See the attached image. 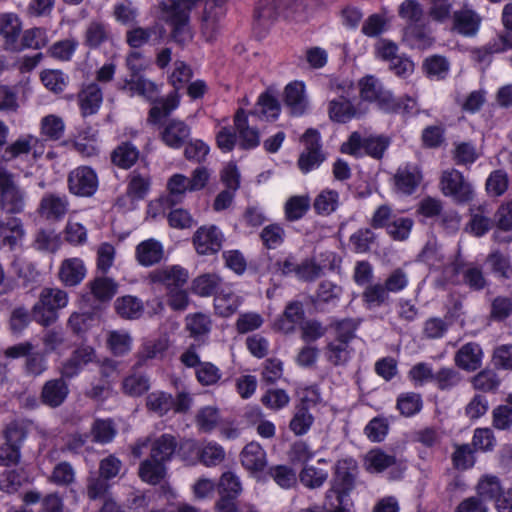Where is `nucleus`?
<instances>
[{
	"mask_svg": "<svg viewBox=\"0 0 512 512\" xmlns=\"http://www.w3.org/2000/svg\"><path fill=\"white\" fill-rule=\"evenodd\" d=\"M90 289L95 298L107 301L115 295L117 284L110 278L99 277L90 282Z\"/></svg>",
	"mask_w": 512,
	"mask_h": 512,
	"instance_id": "nucleus-46",
	"label": "nucleus"
},
{
	"mask_svg": "<svg viewBox=\"0 0 512 512\" xmlns=\"http://www.w3.org/2000/svg\"><path fill=\"white\" fill-rule=\"evenodd\" d=\"M0 208L7 214H19L25 208V192L14 175L0 167Z\"/></svg>",
	"mask_w": 512,
	"mask_h": 512,
	"instance_id": "nucleus-3",
	"label": "nucleus"
},
{
	"mask_svg": "<svg viewBox=\"0 0 512 512\" xmlns=\"http://www.w3.org/2000/svg\"><path fill=\"white\" fill-rule=\"evenodd\" d=\"M357 469V463L352 458L339 460L335 465L332 486L328 491L348 495L354 487Z\"/></svg>",
	"mask_w": 512,
	"mask_h": 512,
	"instance_id": "nucleus-7",
	"label": "nucleus"
},
{
	"mask_svg": "<svg viewBox=\"0 0 512 512\" xmlns=\"http://www.w3.org/2000/svg\"><path fill=\"white\" fill-rule=\"evenodd\" d=\"M395 185L398 190L405 194H411L419 185L422 175L418 168L412 170L408 168L399 169L395 174Z\"/></svg>",
	"mask_w": 512,
	"mask_h": 512,
	"instance_id": "nucleus-36",
	"label": "nucleus"
},
{
	"mask_svg": "<svg viewBox=\"0 0 512 512\" xmlns=\"http://www.w3.org/2000/svg\"><path fill=\"white\" fill-rule=\"evenodd\" d=\"M242 303V298L230 289H222L214 299L215 311L221 317L233 315Z\"/></svg>",
	"mask_w": 512,
	"mask_h": 512,
	"instance_id": "nucleus-27",
	"label": "nucleus"
},
{
	"mask_svg": "<svg viewBox=\"0 0 512 512\" xmlns=\"http://www.w3.org/2000/svg\"><path fill=\"white\" fill-rule=\"evenodd\" d=\"M395 457L386 454L380 449H373L365 456V465L368 471L382 472L395 464Z\"/></svg>",
	"mask_w": 512,
	"mask_h": 512,
	"instance_id": "nucleus-41",
	"label": "nucleus"
},
{
	"mask_svg": "<svg viewBox=\"0 0 512 512\" xmlns=\"http://www.w3.org/2000/svg\"><path fill=\"white\" fill-rule=\"evenodd\" d=\"M476 490L479 499L483 502L485 500L495 501L503 488L498 477L487 474L479 479Z\"/></svg>",
	"mask_w": 512,
	"mask_h": 512,
	"instance_id": "nucleus-35",
	"label": "nucleus"
},
{
	"mask_svg": "<svg viewBox=\"0 0 512 512\" xmlns=\"http://www.w3.org/2000/svg\"><path fill=\"white\" fill-rule=\"evenodd\" d=\"M359 86L362 100L377 102L379 108L383 111L397 110L398 104L394 101V97L383 88L377 78L366 76L360 80Z\"/></svg>",
	"mask_w": 512,
	"mask_h": 512,
	"instance_id": "nucleus-4",
	"label": "nucleus"
},
{
	"mask_svg": "<svg viewBox=\"0 0 512 512\" xmlns=\"http://www.w3.org/2000/svg\"><path fill=\"white\" fill-rule=\"evenodd\" d=\"M310 208V198L307 195L292 196L285 204V215L290 221L299 220Z\"/></svg>",
	"mask_w": 512,
	"mask_h": 512,
	"instance_id": "nucleus-43",
	"label": "nucleus"
},
{
	"mask_svg": "<svg viewBox=\"0 0 512 512\" xmlns=\"http://www.w3.org/2000/svg\"><path fill=\"white\" fill-rule=\"evenodd\" d=\"M472 386L475 390L482 392H493L500 385V379L493 370L485 369L471 378Z\"/></svg>",
	"mask_w": 512,
	"mask_h": 512,
	"instance_id": "nucleus-45",
	"label": "nucleus"
},
{
	"mask_svg": "<svg viewBox=\"0 0 512 512\" xmlns=\"http://www.w3.org/2000/svg\"><path fill=\"white\" fill-rule=\"evenodd\" d=\"M283 102L291 115H303L308 108L304 83L300 81L289 83L283 92Z\"/></svg>",
	"mask_w": 512,
	"mask_h": 512,
	"instance_id": "nucleus-10",
	"label": "nucleus"
},
{
	"mask_svg": "<svg viewBox=\"0 0 512 512\" xmlns=\"http://www.w3.org/2000/svg\"><path fill=\"white\" fill-rule=\"evenodd\" d=\"M235 129L239 134L240 145L244 149L256 147L259 142L258 130L248 124L247 116L243 109H239L234 117Z\"/></svg>",
	"mask_w": 512,
	"mask_h": 512,
	"instance_id": "nucleus-23",
	"label": "nucleus"
},
{
	"mask_svg": "<svg viewBox=\"0 0 512 512\" xmlns=\"http://www.w3.org/2000/svg\"><path fill=\"white\" fill-rule=\"evenodd\" d=\"M461 381V374L453 368H442L434 376V382L440 390H451Z\"/></svg>",
	"mask_w": 512,
	"mask_h": 512,
	"instance_id": "nucleus-54",
	"label": "nucleus"
},
{
	"mask_svg": "<svg viewBox=\"0 0 512 512\" xmlns=\"http://www.w3.org/2000/svg\"><path fill=\"white\" fill-rule=\"evenodd\" d=\"M139 153L130 143H122L111 155L112 162L120 168H130L138 159Z\"/></svg>",
	"mask_w": 512,
	"mask_h": 512,
	"instance_id": "nucleus-39",
	"label": "nucleus"
},
{
	"mask_svg": "<svg viewBox=\"0 0 512 512\" xmlns=\"http://www.w3.org/2000/svg\"><path fill=\"white\" fill-rule=\"evenodd\" d=\"M352 351L350 343L334 339L327 344L325 356L331 364L340 366L345 365L350 360Z\"/></svg>",
	"mask_w": 512,
	"mask_h": 512,
	"instance_id": "nucleus-32",
	"label": "nucleus"
},
{
	"mask_svg": "<svg viewBox=\"0 0 512 512\" xmlns=\"http://www.w3.org/2000/svg\"><path fill=\"white\" fill-rule=\"evenodd\" d=\"M69 302L68 293L58 287H45L32 307L33 319L43 327L53 325L59 318L58 311Z\"/></svg>",
	"mask_w": 512,
	"mask_h": 512,
	"instance_id": "nucleus-1",
	"label": "nucleus"
},
{
	"mask_svg": "<svg viewBox=\"0 0 512 512\" xmlns=\"http://www.w3.org/2000/svg\"><path fill=\"white\" fill-rule=\"evenodd\" d=\"M110 33L106 23L100 20H91L84 30V45L95 49L109 39Z\"/></svg>",
	"mask_w": 512,
	"mask_h": 512,
	"instance_id": "nucleus-28",
	"label": "nucleus"
},
{
	"mask_svg": "<svg viewBox=\"0 0 512 512\" xmlns=\"http://www.w3.org/2000/svg\"><path fill=\"white\" fill-rule=\"evenodd\" d=\"M69 202L65 195L45 194L39 205V213L48 220H60L68 211Z\"/></svg>",
	"mask_w": 512,
	"mask_h": 512,
	"instance_id": "nucleus-14",
	"label": "nucleus"
},
{
	"mask_svg": "<svg viewBox=\"0 0 512 512\" xmlns=\"http://www.w3.org/2000/svg\"><path fill=\"white\" fill-rule=\"evenodd\" d=\"M339 195L334 190H323L314 201V209L318 214L329 215L338 207Z\"/></svg>",
	"mask_w": 512,
	"mask_h": 512,
	"instance_id": "nucleus-48",
	"label": "nucleus"
},
{
	"mask_svg": "<svg viewBox=\"0 0 512 512\" xmlns=\"http://www.w3.org/2000/svg\"><path fill=\"white\" fill-rule=\"evenodd\" d=\"M95 359V351L89 346L76 349L63 363L61 374L65 378L76 376L81 369Z\"/></svg>",
	"mask_w": 512,
	"mask_h": 512,
	"instance_id": "nucleus-16",
	"label": "nucleus"
},
{
	"mask_svg": "<svg viewBox=\"0 0 512 512\" xmlns=\"http://www.w3.org/2000/svg\"><path fill=\"white\" fill-rule=\"evenodd\" d=\"M304 318L303 304L299 301H292L287 304L282 316L276 321L278 330L288 334L294 331L295 325Z\"/></svg>",
	"mask_w": 512,
	"mask_h": 512,
	"instance_id": "nucleus-24",
	"label": "nucleus"
},
{
	"mask_svg": "<svg viewBox=\"0 0 512 512\" xmlns=\"http://www.w3.org/2000/svg\"><path fill=\"white\" fill-rule=\"evenodd\" d=\"M280 113V104L278 100L269 93H263L259 96L257 108L253 114L267 121L274 120Z\"/></svg>",
	"mask_w": 512,
	"mask_h": 512,
	"instance_id": "nucleus-38",
	"label": "nucleus"
},
{
	"mask_svg": "<svg viewBox=\"0 0 512 512\" xmlns=\"http://www.w3.org/2000/svg\"><path fill=\"white\" fill-rule=\"evenodd\" d=\"M116 428L111 420H96L91 428L93 440L98 443L106 444L111 442L116 436Z\"/></svg>",
	"mask_w": 512,
	"mask_h": 512,
	"instance_id": "nucleus-49",
	"label": "nucleus"
},
{
	"mask_svg": "<svg viewBox=\"0 0 512 512\" xmlns=\"http://www.w3.org/2000/svg\"><path fill=\"white\" fill-rule=\"evenodd\" d=\"M166 475L164 463L153 460L151 457L144 460L139 467L140 478L149 484H158Z\"/></svg>",
	"mask_w": 512,
	"mask_h": 512,
	"instance_id": "nucleus-33",
	"label": "nucleus"
},
{
	"mask_svg": "<svg viewBox=\"0 0 512 512\" xmlns=\"http://www.w3.org/2000/svg\"><path fill=\"white\" fill-rule=\"evenodd\" d=\"M189 135V126L183 121L173 119L163 129L161 138L167 146L178 149L184 145Z\"/></svg>",
	"mask_w": 512,
	"mask_h": 512,
	"instance_id": "nucleus-20",
	"label": "nucleus"
},
{
	"mask_svg": "<svg viewBox=\"0 0 512 512\" xmlns=\"http://www.w3.org/2000/svg\"><path fill=\"white\" fill-rule=\"evenodd\" d=\"M397 407L402 415L412 416L419 412L422 407V401L419 394L408 393L399 397Z\"/></svg>",
	"mask_w": 512,
	"mask_h": 512,
	"instance_id": "nucleus-64",
	"label": "nucleus"
},
{
	"mask_svg": "<svg viewBox=\"0 0 512 512\" xmlns=\"http://www.w3.org/2000/svg\"><path fill=\"white\" fill-rule=\"evenodd\" d=\"M68 190L79 197H90L98 188L95 171L88 166H80L72 170L67 178Z\"/></svg>",
	"mask_w": 512,
	"mask_h": 512,
	"instance_id": "nucleus-5",
	"label": "nucleus"
},
{
	"mask_svg": "<svg viewBox=\"0 0 512 512\" xmlns=\"http://www.w3.org/2000/svg\"><path fill=\"white\" fill-rule=\"evenodd\" d=\"M456 365L466 371H475L482 363V349L479 344L469 342L463 345L455 355Z\"/></svg>",
	"mask_w": 512,
	"mask_h": 512,
	"instance_id": "nucleus-18",
	"label": "nucleus"
},
{
	"mask_svg": "<svg viewBox=\"0 0 512 512\" xmlns=\"http://www.w3.org/2000/svg\"><path fill=\"white\" fill-rule=\"evenodd\" d=\"M362 297L366 307L372 309L385 303L389 295L384 285L374 284L365 288Z\"/></svg>",
	"mask_w": 512,
	"mask_h": 512,
	"instance_id": "nucleus-50",
	"label": "nucleus"
},
{
	"mask_svg": "<svg viewBox=\"0 0 512 512\" xmlns=\"http://www.w3.org/2000/svg\"><path fill=\"white\" fill-rule=\"evenodd\" d=\"M508 183L507 173L503 170H495L486 181V190L488 194L498 197L506 192Z\"/></svg>",
	"mask_w": 512,
	"mask_h": 512,
	"instance_id": "nucleus-56",
	"label": "nucleus"
},
{
	"mask_svg": "<svg viewBox=\"0 0 512 512\" xmlns=\"http://www.w3.org/2000/svg\"><path fill=\"white\" fill-rule=\"evenodd\" d=\"M313 423V417L304 407L299 408L290 422V429L296 435L305 434Z\"/></svg>",
	"mask_w": 512,
	"mask_h": 512,
	"instance_id": "nucleus-63",
	"label": "nucleus"
},
{
	"mask_svg": "<svg viewBox=\"0 0 512 512\" xmlns=\"http://www.w3.org/2000/svg\"><path fill=\"white\" fill-rule=\"evenodd\" d=\"M225 11L220 4L215 1L207 4L202 17V34L206 41H213L219 33L220 21L224 17Z\"/></svg>",
	"mask_w": 512,
	"mask_h": 512,
	"instance_id": "nucleus-15",
	"label": "nucleus"
},
{
	"mask_svg": "<svg viewBox=\"0 0 512 512\" xmlns=\"http://www.w3.org/2000/svg\"><path fill=\"white\" fill-rule=\"evenodd\" d=\"M65 240L72 245H81L87 240V229L81 223L69 218L65 227Z\"/></svg>",
	"mask_w": 512,
	"mask_h": 512,
	"instance_id": "nucleus-61",
	"label": "nucleus"
},
{
	"mask_svg": "<svg viewBox=\"0 0 512 512\" xmlns=\"http://www.w3.org/2000/svg\"><path fill=\"white\" fill-rule=\"evenodd\" d=\"M346 494H338L335 491H327L324 509L326 512H350Z\"/></svg>",
	"mask_w": 512,
	"mask_h": 512,
	"instance_id": "nucleus-62",
	"label": "nucleus"
},
{
	"mask_svg": "<svg viewBox=\"0 0 512 512\" xmlns=\"http://www.w3.org/2000/svg\"><path fill=\"white\" fill-rule=\"evenodd\" d=\"M169 23L172 26V37L179 44H185L192 38L186 11L169 12Z\"/></svg>",
	"mask_w": 512,
	"mask_h": 512,
	"instance_id": "nucleus-30",
	"label": "nucleus"
},
{
	"mask_svg": "<svg viewBox=\"0 0 512 512\" xmlns=\"http://www.w3.org/2000/svg\"><path fill=\"white\" fill-rule=\"evenodd\" d=\"M242 465L250 471H261L266 466V454L260 444L248 443L241 452Z\"/></svg>",
	"mask_w": 512,
	"mask_h": 512,
	"instance_id": "nucleus-26",
	"label": "nucleus"
},
{
	"mask_svg": "<svg viewBox=\"0 0 512 512\" xmlns=\"http://www.w3.org/2000/svg\"><path fill=\"white\" fill-rule=\"evenodd\" d=\"M48 38L46 31L41 28H32L26 30L23 34L22 41L19 42L20 50L24 48L40 49L46 46Z\"/></svg>",
	"mask_w": 512,
	"mask_h": 512,
	"instance_id": "nucleus-57",
	"label": "nucleus"
},
{
	"mask_svg": "<svg viewBox=\"0 0 512 512\" xmlns=\"http://www.w3.org/2000/svg\"><path fill=\"white\" fill-rule=\"evenodd\" d=\"M177 447L176 438L171 434H163L154 439L150 445V457L162 463L169 461Z\"/></svg>",
	"mask_w": 512,
	"mask_h": 512,
	"instance_id": "nucleus-25",
	"label": "nucleus"
},
{
	"mask_svg": "<svg viewBox=\"0 0 512 512\" xmlns=\"http://www.w3.org/2000/svg\"><path fill=\"white\" fill-rule=\"evenodd\" d=\"M86 273L84 261L79 257H70L61 262L58 279L66 287H75L84 280Z\"/></svg>",
	"mask_w": 512,
	"mask_h": 512,
	"instance_id": "nucleus-11",
	"label": "nucleus"
},
{
	"mask_svg": "<svg viewBox=\"0 0 512 512\" xmlns=\"http://www.w3.org/2000/svg\"><path fill=\"white\" fill-rule=\"evenodd\" d=\"M117 314L124 319H138L144 310L142 301L131 295L119 297L114 302Z\"/></svg>",
	"mask_w": 512,
	"mask_h": 512,
	"instance_id": "nucleus-29",
	"label": "nucleus"
},
{
	"mask_svg": "<svg viewBox=\"0 0 512 512\" xmlns=\"http://www.w3.org/2000/svg\"><path fill=\"white\" fill-rule=\"evenodd\" d=\"M150 387L149 379L144 375L133 374L123 380L122 388L129 396H140Z\"/></svg>",
	"mask_w": 512,
	"mask_h": 512,
	"instance_id": "nucleus-52",
	"label": "nucleus"
},
{
	"mask_svg": "<svg viewBox=\"0 0 512 512\" xmlns=\"http://www.w3.org/2000/svg\"><path fill=\"white\" fill-rule=\"evenodd\" d=\"M327 478V471L316 468L312 465L304 466L299 475L301 483L311 489L321 487Z\"/></svg>",
	"mask_w": 512,
	"mask_h": 512,
	"instance_id": "nucleus-47",
	"label": "nucleus"
},
{
	"mask_svg": "<svg viewBox=\"0 0 512 512\" xmlns=\"http://www.w3.org/2000/svg\"><path fill=\"white\" fill-rule=\"evenodd\" d=\"M405 38L411 46L425 49L432 44V37L430 31L416 23L410 24L405 30Z\"/></svg>",
	"mask_w": 512,
	"mask_h": 512,
	"instance_id": "nucleus-40",
	"label": "nucleus"
},
{
	"mask_svg": "<svg viewBox=\"0 0 512 512\" xmlns=\"http://www.w3.org/2000/svg\"><path fill=\"white\" fill-rule=\"evenodd\" d=\"M439 189L444 196L452 198L457 204L468 203L474 197L471 183L454 168L446 169L441 173Z\"/></svg>",
	"mask_w": 512,
	"mask_h": 512,
	"instance_id": "nucleus-2",
	"label": "nucleus"
},
{
	"mask_svg": "<svg viewBox=\"0 0 512 512\" xmlns=\"http://www.w3.org/2000/svg\"><path fill=\"white\" fill-rule=\"evenodd\" d=\"M167 349V342L163 339L145 342L137 353V366L144 365L147 361L161 358Z\"/></svg>",
	"mask_w": 512,
	"mask_h": 512,
	"instance_id": "nucleus-37",
	"label": "nucleus"
},
{
	"mask_svg": "<svg viewBox=\"0 0 512 512\" xmlns=\"http://www.w3.org/2000/svg\"><path fill=\"white\" fill-rule=\"evenodd\" d=\"M69 393L68 386L63 378L47 381L41 392L42 402L50 407L60 406Z\"/></svg>",
	"mask_w": 512,
	"mask_h": 512,
	"instance_id": "nucleus-22",
	"label": "nucleus"
},
{
	"mask_svg": "<svg viewBox=\"0 0 512 512\" xmlns=\"http://www.w3.org/2000/svg\"><path fill=\"white\" fill-rule=\"evenodd\" d=\"M78 102L84 117L98 112L103 102V94L96 83L83 87L78 94Z\"/></svg>",
	"mask_w": 512,
	"mask_h": 512,
	"instance_id": "nucleus-17",
	"label": "nucleus"
},
{
	"mask_svg": "<svg viewBox=\"0 0 512 512\" xmlns=\"http://www.w3.org/2000/svg\"><path fill=\"white\" fill-rule=\"evenodd\" d=\"M42 343L46 354L58 351L66 343L63 329L55 327L46 330L42 336Z\"/></svg>",
	"mask_w": 512,
	"mask_h": 512,
	"instance_id": "nucleus-53",
	"label": "nucleus"
},
{
	"mask_svg": "<svg viewBox=\"0 0 512 512\" xmlns=\"http://www.w3.org/2000/svg\"><path fill=\"white\" fill-rule=\"evenodd\" d=\"M174 404L173 396L163 391H154L146 398L147 408L158 416H163L173 410Z\"/></svg>",
	"mask_w": 512,
	"mask_h": 512,
	"instance_id": "nucleus-34",
	"label": "nucleus"
},
{
	"mask_svg": "<svg viewBox=\"0 0 512 512\" xmlns=\"http://www.w3.org/2000/svg\"><path fill=\"white\" fill-rule=\"evenodd\" d=\"M193 243L199 254H214L221 248L222 234L214 225L202 226L195 232Z\"/></svg>",
	"mask_w": 512,
	"mask_h": 512,
	"instance_id": "nucleus-9",
	"label": "nucleus"
},
{
	"mask_svg": "<svg viewBox=\"0 0 512 512\" xmlns=\"http://www.w3.org/2000/svg\"><path fill=\"white\" fill-rule=\"evenodd\" d=\"M121 89L129 92L131 96L137 94L148 97L151 93L154 92L155 85L140 76H131V79L125 80Z\"/></svg>",
	"mask_w": 512,
	"mask_h": 512,
	"instance_id": "nucleus-55",
	"label": "nucleus"
},
{
	"mask_svg": "<svg viewBox=\"0 0 512 512\" xmlns=\"http://www.w3.org/2000/svg\"><path fill=\"white\" fill-rule=\"evenodd\" d=\"M22 235L23 228L20 219L7 217L0 220V244L13 246Z\"/></svg>",
	"mask_w": 512,
	"mask_h": 512,
	"instance_id": "nucleus-31",
	"label": "nucleus"
},
{
	"mask_svg": "<svg viewBox=\"0 0 512 512\" xmlns=\"http://www.w3.org/2000/svg\"><path fill=\"white\" fill-rule=\"evenodd\" d=\"M64 128L63 120L56 115H48L42 119V133L50 139L57 140L61 138L64 133Z\"/></svg>",
	"mask_w": 512,
	"mask_h": 512,
	"instance_id": "nucleus-60",
	"label": "nucleus"
},
{
	"mask_svg": "<svg viewBox=\"0 0 512 512\" xmlns=\"http://www.w3.org/2000/svg\"><path fill=\"white\" fill-rule=\"evenodd\" d=\"M149 278L153 283H161L171 290L184 286L188 280V273L184 268L173 265L152 271Z\"/></svg>",
	"mask_w": 512,
	"mask_h": 512,
	"instance_id": "nucleus-13",
	"label": "nucleus"
},
{
	"mask_svg": "<svg viewBox=\"0 0 512 512\" xmlns=\"http://www.w3.org/2000/svg\"><path fill=\"white\" fill-rule=\"evenodd\" d=\"M135 255L139 264L148 267L161 261L164 249L159 241L151 238L137 245Z\"/></svg>",
	"mask_w": 512,
	"mask_h": 512,
	"instance_id": "nucleus-21",
	"label": "nucleus"
},
{
	"mask_svg": "<svg viewBox=\"0 0 512 512\" xmlns=\"http://www.w3.org/2000/svg\"><path fill=\"white\" fill-rule=\"evenodd\" d=\"M107 344L113 354L121 356L130 351L132 338L128 332L123 330L110 331L107 337Z\"/></svg>",
	"mask_w": 512,
	"mask_h": 512,
	"instance_id": "nucleus-44",
	"label": "nucleus"
},
{
	"mask_svg": "<svg viewBox=\"0 0 512 512\" xmlns=\"http://www.w3.org/2000/svg\"><path fill=\"white\" fill-rule=\"evenodd\" d=\"M115 247L108 242L101 243L97 248V269L106 274L114 263Z\"/></svg>",
	"mask_w": 512,
	"mask_h": 512,
	"instance_id": "nucleus-59",
	"label": "nucleus"
},
{
	"mask_svg": "<svg viewBox=\"0 0 512 512\" xmlns=\"http://www.w3.org/2000/svg\"><path fill=\"white\" fill-rule=\"evenodd\" d=\"M220 285V278L216 274H203L195 278L192 282L193 291L202 296H211L217 292Z\"/></svg>",
	"mask_w": 512,
	"mask_h": 512,
	"instance_id": "nucleus-42",
	"label": "nucleus"
},
{
	"mask_svg": "<svg viewBox=\"0 0 512 512\" xmlns=\"http://www.w3.org/2000/svg\"><path fill=\"white\" fill-rule=\"evenodd\" d=\"M201 463L207 467H212L220 464L225 458L223 448L215 443H207L198 450Z\"/></svg>",
	"mask_w": 512,
	"mask_h": 512,
	"instance_id": "nucleus-51",
	"label": "nucleus"
},
{
	"mask_svg": "<svg viewBox=\"0 0 512 512\" xmlns=\"http://www.w3.org/2000/svg\"><path fill=\"white\" fill-rule=\"evenodd\" d=\"M186 328L194 336L207 334L211 329L209 316L203 313H195L186 317Z\"/></svg>",
	"mask_w": 512,
	"mask_h": 512,
	"instance_id": "nucleus-58",
	"label": "nucleus"
},
{
	"mask_svg": "<svg viewBox=\"0 0 512 512\" xmlns=\"http://www.w3.org/2000/svg\"><path fill=\"white\" fill-rule=\"evenodd\" d=\"M302 140L306 146V151L300 155L298 165L301 171L308 172L318 166L324 160V156L320 151L319 133L316 130L308 129Z\"/></svg>",
	"mask_w": 512,
	"mask_h": 512,
	"instance_id": "nucleus-8",
	"label": "nucleus"
},
{
	"mask_svg": "<svg viewBox=\"0 0 512 512\" xmlns=\"http://www.w3.org/2000/svg\"><path fill=\"white\" fill-rule=\"evenodd\" d=\"M368 112V106L362 102L353 104L344 96H339L329 102L328 113L331 120L346 123L354 118H360Z\"/></svg>",
	"mask_w": 512,
	"mask_h": 512,
	"instance_id": "nucleus-6",
	"label": "nucleus"
},
{
	"mask_svg": "<svg viewBox=\"0 0 512 512\" xmlns=\"http://www.w3.org/2000/svg\"><path fill=\"white\" fill-rule=\"evenodd\" d=\"M480 15L468 6L462 7L453 14V29L459 34L472 37L475 36L481 25Z\"/></svg>",
	"mask_w": 512,
	"mask_h": 512,
	"instance_id": "nucleus-12",
	"label": "nucleus"
},
{
	"mask_svg": "<svg viewBox=\"0 0 512 512\" xmlns=\"http://www.w3.org/2000/svg\"><path fill=\"white\" fill-rule=\"evenodd\" d=\"M21 24L15 14H3L0 16V34L5 39V48L11 51L20 50L18 37Z\"/></svg>",
	"mask_w": 512,
	"mask_h": 512,
	"instance_id": "nucleus-19",
	"label": "nucleus"
}]
</instances>
